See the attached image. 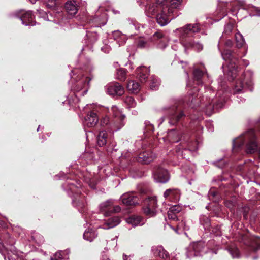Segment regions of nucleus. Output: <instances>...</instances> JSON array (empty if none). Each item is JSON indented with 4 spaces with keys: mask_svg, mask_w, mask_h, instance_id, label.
Here are the masks:
<instances>
[{
    "mask_svg": "<svg viewBox=\"0 0 260 260\" xmlns=\"http://www.w3.org/2000/svg\"><path fill=\"white\" fill-rule=\"evenodd\" d=\"M150 40L161 49H164L168 45V38L161 31L155 32L150 38Z\"/></svg>",
    "mask_w": 260,
    "mask_h": 260,
    "instance_id": "obj_16",
    "label": "nucleus"
},
{
    "mask_svg": "<svg viewBox=\"0 0 260 260\" xmlns=\"http://www.w3.org/2000/svg\"><path fill=\"white\" fill-rule=\"evenodd\" d=\"M210 233H213L216 236H220L221 235V232L220 231V228L219 226L217 225L215 226L211 227V232Z\"/></svg>",
    "mask_w": 260,
    "mask_h": 260,
    "instance_id": "obj_48",
    "label": "nucleus"
},
{
    "mask_svg": "<svg viewBox=\"0 0 260 260\" xmlns=\"http://www.w3.org/2000/svg\"><path fill=\"white\" fill-rule=\"evenodd\" d=\"M235 39L237 47L240 48L242 46L244 43V40L242 35L240 33H236L235 35Z\"/></svg>",
    "mask_w": 260,
    "mask_h": 260,
    "instance_id": "obj_41",
    "label": "nucleus"
},
{
    "mask_svg": "<svg viewBox=\"0 0 260 260\" xmlns=\"http://www.w3.org/2000/svg\"><path fill=\"white\" fill-rule=\"evenodd\" d=\"M86 39L89 44H93L96 42L98 38V35L93 30H86Z\"/></svg>",
    "mask_w": 260,
    "mask_h": 260,
    "instance_id": "obj_35",
    "label": "nucleus"
},
{
    "mask_svg": "<svg viewBox=\"0 0 260 260\" xmlns=\"http://www.w3.org/2000/svg\"><path fill=\"white\" fill-rule=\"evenodd\" d=\"M98 236L95 229L89 228L85 230L83 234V238L88 241H92Z\"/></svg>",
    "mask_w": 260,
    "mask_h": 260,
    "instance_id": "obj_29",
    "label": "nucleus"
},
{
    "mask_svg": "<svg viewBox=\"0 0 260 260\" xmlns=\"http://www.w3.org/2000/svg\"><path fill=\"white\" fill-rule=\"evenodd\" d=\"M123 260H131L130 257L125 254H123Z\"/></svg>",
    "mask_w": 260,
    "mask_h": 260,
    "instance_id": "obj_63",
    "label": "nucleus"
},
{
    "mask_svg": "<svg viewBox=\"0 0 260 260\" xmlns=\"http://www.w3.org/2000/svg\"><path fill=\"white\" fill-rule=\"evenodd\" d=\"M124 102L127 108H134L136 105V102L134 98L131 96H127L124 99Z\"/></svg>",
    "mask_w": 260,
    "mask_h": 260,
    "instance_id": "obj_39",
    "label": "nucleus"
},
{
    "mask_svg": "<svg viewBox=\"0 0 260 260\" xmlns=\"http://www.w3.org/2000/svg\"><path fill=\"white\" fill-rule=\"evenodd\" d=\"M128 224H131L133 226H141L145 223L144 218L138 215H132L126 219Z\"/></svg>",
    "mask_w": 260,
    "mask_h": 260,
    "instance_id": "obj_24",
    "label": "nucleus"
},
{
    "mask_svg": "<svg viewBox=\"0 0 260 260\" xmlns=\"http://www.w3.org/2000/svg\"><path fill=\"white\" fill-rule=\"evenodd\" d=\"M138 47L146 48L149 46V42L144 38H139L136 42Z\"/></svg>",
    "mask_w": 260,
    "mask_h": 260,
    "instance_id": "obj_42",
    "label": "nucleus"
},
{
    "mask_svg": "<svg viewBox=\"0 0 260 260\" xmlns=\"http://www.w3.org/2000/svg\"><path fill=\"white\" fill-rule=\"evenodd\" d=\"M99 121L97 114L94 111L90 112L85 117L83 124L88 127L95 126Z\"/></svg>",
    "mask_w": 260,
    "mask_h": 260,
    "instance_id": "obj_20",
    "label": "nucleus"
},
{
    "mask_svg": "<svg viewBox=\"0 0 260 260\" xmlns=\"http://www.w3.org/2000/svg\"><path fill=\"white\" fill-rule=\"evenodd\" d=\"M16 17L19 18L22 23L25 26H34L35 22L34 21V16L31 11H23L22 10L15 14Z\"/></svg>",
    "mask_w": 260,
    "mask_h": 260,
    "instance_id": "obj_15",
    "label": "nucleus"
},
{
    "mask_svg": "<svg viewBox=\"0 0 260 260\" xmlns=\"http://www.w3.org/2000/svg\"><path fill=\"white\" fill-rule=\"evenodd\" d=\"M233 28V23L229 22L227 23L224 26V31L222 36L220 37V40L219 41L218 47V49L221 51V48L220 46V44L222 43L223 41V38L225 36L229 35L232 31Z\"/></svg>",
    "mask_w": 260,
    "mask_h": 260,
    "instance_id": "obj_31",
    "label": "nucleus"
},
{
    "mask_svg": "<svg viewBox=\"0 0 260 260\" xmlns=\"http://www.w3.org/2000/svg\"><path fill=\"white\" fill-rule=\"evenodd\" d=\"M64 254H68L69 251L66 250L64 251H61L57 252L54 254L53 257L51 258L50 260H60L61 259L65 257L63 256Z\"/></svg>",
    "mask_w": 260,
    "mask_h": 260,
    "instance_id": "obj_46",
    "label": "nucleus"
},
{
    "mask_svg": "<svg viewBox=\"0 0 260 260\" xmlns=\"http://www.w3.org/2000/svg\"><path fill=\"white\" fill-rule=\"evenodd\" d=\"M106 93L112 96H121L124 92V88L117 82L111 83L105 86Z\"/></svg>",
    "mask_w": 260,
    "mask_h": 260,
    "instance_id": "obj_17",
    "label": "nucleus"
},
{
    "mask_svg": "<svg viewBox=\"0 0 260 260\" xmlns=\"http://www.w3.org/2000/svg\"><path fill=\"white\" fill-rule=\"evenodd\" d=\"M92 70L89 61L85 64L82 70H74L72 71L71 76L73 82L71 87L72 94L68 97V103L70 105H76L79 101V98L84 96L88 91L89 84L92 79L91 75Z\"/></svg>",
    "mask_w": 260,
    "mask_h": 260,
    "instance_id": "obj_1",
    "label": "nucleus"
},
{
    "mask_svg": "<svg viewBox=\"0 0 260 260\" xmlns=\"http://www.w3.org/2000/svg\"><path fill=\"white\" fill-rule=\"evenodd\" d=\"M212 164L219 168H223L226 165V162L222 158L212 162Z\"/></svg>",
    "mask_w": 260,
    "mask_h": 260,
    "instance_id": "obj_49",
    "label": "nucleus"
},
{
    "mask_svg": "<svg viewBox=\"0 0 260 260\" xmlns=\"http://www.w3.org/2000/svg\"><path fill=\"white\" fill-rule=\"evenodd\" d=\"M248 211V209L247 208H246V207L242 208L241 209H239L237 211V214H238L239 213H239L242 212L244 218L245 219H246Z\"/></svg>",
    "mask_w": 260,
    "mask_h": 260,
    "instance_id": "obj_57",
    "label": "nucleus"
},
{
    "mask_svg": "<svg viewBox=\"0 0 260 260\" xmlns=\"http://www.w3.org/2000/svg\"><path fill=\"white\" fill-rule=\"evenodd\" d=\"M140 197V193L132 191L123 194L121 196L120 200L124 205L133 206L139 203Z\"/></svg>",
    "mask_w": 260,
    "mask_h": 260,
    "instance_id": "obj_14",
    "label": "nucleus"
},
{
    "mask_svg": "<svg viewBox=\"0 0 260 260\" xmlns=\"http://www.w3.org/2000/svg\"><path fill=\"white\" fill-rule=\"evenodd\" d=\"M182 210V207L179 205H175L171 207L169 209V212L174 213L178 215Z\"/></svg>",
    "mask_w": 260,
    "mask_h": 260,
    "instance_id": "obj_47",
    "label": "nucleus"
},
{
    "mask_svg": "<svg viewBox=\"0 0 260 260\" xmlns=\"http://www.w3.org/2000/svg\"><path fill=\"white\" fill-rule=\"evenodd\" d=\"M56 3L55 0H49L48 2L46 3V7L50 9H53Z\"/></svg>",
    "mask_w": 260,
    "mask_h": 260,
    "instance_id": "obj_55",
    "label": "nucleus"
},
{
    "mask_svg": "<svg viewBox=\"0 0 260 260\" xmlns=\"http://www.w3.org/2000/svg\"><path fill=\"white\" fill-rule=\"evenodd\" d=\"M112 36L114 40H117V43L120 46L124 44L126 40V37L123 35L120 31H114L112 34Z\"/></svg>",
    "mask_w": 260,
    "mask_h": 260,
    "instance_id": "obj_32",
    "label": "nucleus"
},
{
    "mask_svg": "<svg viewBox=\"0 0 260 260\" xmlns=\"http://www.w3.org/2000/svg\"><path fill=\"white\" fill-rule=\"evenodd\" d=\"M107 133L104 131H100L97 137V144L99 147L105 146L108 142Z\"/></svg>",
    "mask_w": 260,
    "mask_h": 260,
    "instance_id": "obj_30",
    "label": "nucleus"
},
{
    "mask_svg": "<svg viewBox=\"0 0 260 260\" xmlns=\"http://www.w3.org/2000/svg\"><path fill=\"white\" fill-rule=\"evenodd\" d=\"M205 252V243L202 241L191 244L187 249L186 256L188 258L202 255Z\"/></svg>",
    "mask_w": 260,
    "mask_h": 260,
    "instance_id": "obj_13",
    "label": "nucleus"
},
{
    "mask_svg": "<svg viewBox=\"0 0 260 260\" xmlns=\"http://www.w3.org/2000/svg\"><path fill=\"white\" fill-rule=\"evenodd\" d=\"M180 191L177 189H168L164 193V197L167 200L177 202L180 199Z\"/></svg>",
    "mask_w": 260,
    "mask_h": 260,
    "instance_id": "obj_23",
    "label": "nucleus"
},
{
    "mask_svg": "<svg viewBox=\"0 0 260 260\" xmlns=\"http://www.w3.org/2000/svg\"><path fill=\"white\" fill-rule=\"evenodd\" d=\"M168 139L171 143H176L181 141V143L175 149L176 155L178 157L188 159L187 156L195 152L198 149V143L193 141L186 135H180L178 131L172 129L168 131L167 134Z\"/></svg>",
    "mask_w": 260,
    "mask_h": 260,
    "instance_id": "obj_5",
    "label": "nucleus"
},
{
    "mask_svg": "<svg viewBox=\"0 0 260 260\" xmlns=\"http://www.w3.org/2000/svg\"><path fill=\"white\" fill-rule=\"evenodd\" d=\"M128 27L131 29H135L136 30L139 31L141 32H143V30L145 28L144 25H142L136 22L135 20L133 19H128Z\"/></svg>",
    "mask_w": 260,
    "mask_h": 260,
    "instance_id": "obj_34",
    "label": "nucleus"
},
{
    "mask_svg": "<svg viewBox=\"0 0 260 260\" xmlns=\"http://www.w3.org/2000/svg\"><path fill=\"white\" fill-rule=\"evenodd\" d=\"M157 200L155 197L146 198L143 202V211L144 214L152 217L156 214Z\"/></svg>",
    "mask_w": 260,
    "mask_h": 260,
    "instance_id": "obj_12",
    "label": "nucleus"
},
{
    "mask_svg": "<svg viewBox=\"0 0 260 260\" xmlns=\"http://www.w3.org/2000/svg\"><path fill=\"white\" fill-rule=\"evenodd\" d=\"M225 45L227 47H231L233 46V42L230 39H228L225 42Z\"/></svg>",
    "mask_w": 260,
    "mask_h": 260,
    "instance_id": "obj_60",
    "label": "nucleus"
},
{
    "mask_svg": "<svg viewBox=\"0 0 260 260\" xmlns=\"http://www.w3.org/2000/svg\"><path fill=\"white\" fill-rule=\"evenodd\" d=\"M205 92L202 99L201 96L199 93V89L193 87L188 92V100L186 103L192 108L201 106L204 109L205 112L208 115H210L215 110H218L219 109L224 107L225 101L221 100L213 104V98L215 96V93L211 87H205Z\"/></svg>",
    "mask_w": 260,
    "mask_h": 260,
    "instance_id": "obj_3",
    "label": "nucleus"
},
{
    "mask_svg": "<svg viewBox=\"0 0 260 260\" xmlns=\"http://www.w3.org/2000/svg\"><path fill=\"white\" fill-rule=\"evenodd\" d=\"M112 205V200H108L100 205V210L105 216H109L110 215Z\"/></svg>",
    "mask_w": 260,
    "mask_h": 260,
    "instance_id": "obj_27",
    "label": "nucleus"
},
{
    "mask_svg": "<svg viewBox=\"0 0 260 260\" xmlns=\"http://www.w3.org/2000/svg\"><path fill=\"white\" fill-rule=\"evenodd\" d=\"M191 118V126H193V125L196 127L197 131L198 132V134L201 133L203 130V126L201 125L200 124V121L202 120V118L198 117L197 119H195L192 117Z\"/></svg>",
    "mask_w": 260,
    "mask_h": 260,
    "instance_id": "obj_38",
    "label": "nucleus"
},
{
    "mask_svg": "<svg viewBox=\"0 0 260 260\" xmlns=\"http://www.w3.org/2000/svg\"><path fill=\"white\" fill-rule=\"evenodd\" d=\"M253 73L247 70L243 73L241 78L236 81L233 88L234 94H240L247 89L252 91L253 89Z\"/></svg>",
    "mask_w": 260,
    "mask_h": 260,
    "instance_id": "obj_10",
    "label": "nucleus"
},
{
    "mask_svg": "<svg viewBox=\"0 0 260 260\" xmlns=\"http://www.w3.org/2000/svg\"><path fill=\"white\" fill-rule=\"evenodd\" d=\"M109 112L112 114L113 119L110 121L109 117H103L101 120V125L107 126V128L112 132L120 129L125 124V115L121 114L116 106H112Z\"/></svg>",
    "mask_w": 260,
    "mask_h": 260,
    "instance_id": "obj_7",
    "label": "nucleus"
},
{
    "mask_svg": "<svg viewBox=\"0 0 260 260\" xmlns=\"http://www.w3.org/2000/svg\"><path fill=\"white\" fill-rule=\"evenodd\" d=\"M121 210V208L118 205L114 206L113 201L112 200V209L110 212V214L112 213L119 212Z\"/></svg>",
    "mask_w": 260,
    "mask_h": 260,
    "instance_id": "obj_58",
    "label": "nucleus"
},
{
    "mask_svg": "<svg viewBox=\"0 0 260 260\" xmlns=\"http://www.w3.org/2000/svg\"><path fill=\"white\" fill-rule=\"evenodd\" d=\"M154 158V156L151 152H145L140 154L136 159L140 163L147 164L153 161Z\"/></svg>",
    "mask_w": 260,
    "mask_h": 260,
    "instance_id": "obj_25",
    "label": "nucleus"
},
{
    "mask_svg": "<svg viewBox=\"0 0 260 260\" xmlns=\"http://www.w3.org/2000/svg\"><path fill=\"white\" fill-rule=\"evenodd\" d=\"M193 75L194 80L197 82V85L202 84V79L206 76L208 77L206 70L203 65H202L200 68H196L193 70Z\"/></svg>",
    "mask_w": 260,
    "mask_h": 260,
    "instance_id": "obj_19",
    "label": "nucleus"
},
{
    "mask_svg": "<svg viewBox=\"0 0 260 260\" xmlns=\"http://www.w3.org/2000/svg\"><path fill=\"white\" fill-rule=\"evenodd\" d=\"M225 205L232 211L236 206V203L235 200H226L224 202Z\"/></svg>",
    "mask_w": 260,
    "mask_h": 260,
    "instance_id": "obj_51",
    "label": "nucleus"
},
{
    "mask_svg": "<svg viewBox=\"0 0 260 260\" xmlns=\"http://www.w3.org/2000/svg\"><path fill=\"white\" fill-rule=\"evenodd\" d=\"M64 8L68 13L71 15H75L78 11V5L75 0H69L65 5Z\"/></svg>",
    "mask_w": 260,
    "mask_h": 260,
    "instance_id": "obj_22",
    "label": "nucleus"
},
{
    "mask_svg": "<svg viewBox=\"0 0 260 260\" xmlns=\"http://www.w3.org/2000/svg\"><path fill=\"white\" fill-rule=\"evenodd\" d=\"M239 240L249 247L253 252H256L260 249V238L258 237L250 236L248 234H240Z\"/></svg>",
    "mask_w": 260,
    "mask_h": 260,
    "instance_id": "obj_11",
    "label": "nucleus"
},
{
    "mask_svg": "<svg viewBox=\"0 0 260 260\" xmlns=\"http://www.w3.org/2000/svg\"><path fill=\"white\" fill-rule=\"evenodd\" d=\"M85 155H89V159L90 160H93L94 159V154L93 153H91L88 154V153H86Z\"/></svg>",
    "mask_w": 260,
    "mask_h": 260,
    "instance_id": "obj_61",
    "label": "nucleus"
},
{
    "mask_svg": "<svg viewBox=\"0 0 260 260\" xmlns=\"http://www.w3.org/2000/svg\"><path fill=\"white\" fill-rule=\"evenodd\" d=\"M126 87L129 91L134 93H137L140 90V85L139 83L134 80L129 81Z\"/></svg>",
    "mask_w": 260,
    "mask_h": 260,
    "instance_id": "obj_33",
    "label": "nucleus"
},
{
    "mask_svg": "<svg viewBox=\"0 0 260 260\" xmlns=\"http://www.w3.org/2000/svg\"><path fill=\"white\" fill-rule=\"evenodd\" d=\"M117 236H116L114 238L111 240V242H112L115 246L117 245Z\"/></svg>",
    "mask_w": 260,
    "mask_h": 260,
    "instance_id": "obj_62",
    "label": "nucleus"
},
{
    "mask_svg": "<svg viewBox=\"0 0 260 260\" xmlns=\"http://www.w3.org/2000/svg\"><path fill=\"white\" fill-rule=\"evenodd\" d=\"M178 229H183L184 230H188L189 228L188 226L186 225V222L184 220H182L181 222H180L177 225Z\"/></svg>",
    "mask_w": 260,
    "mask_h": 260,
    "instance_id": "obj_56",
    "label": "nucleus"
},
{
    "mask_svg": "<svg viewBox=\"0 0 260 260\" xmlns=\"http://www.w3.org/2000/svg\"><path fill=\"white\" fill-rule=\"evenodd\" d=\"M200 222L203 225L205 230L207 232H211V221L208 217L202 216L200 217Z\"/></svg>",
    "mask_w": 260,
    "mask_h": 260,
    "instance_id": "obj_36",
    "label": "nucleus"
},
{
    "mask_svg": "<svg viewBox=\"0 0 260 260\" xmlns=\"http://www.w3.org/2000/svg\"><path fill=\"white\" fill-rule=\"evenodd\" d=\"M228 251L233 258H237L239 256V251L238 248L235 246H231L228 248Z\"/></svg>",
    "mask_w": 260,
    "mask_h": 260,
    "instance_id": "obj_45",
    "label": "nucleus"
},
{
    "mask_svg": "<svg viewBox=\"0 0 260 260\" xmlns=\"http://www.w3.org/2000/svg\"><path fill=\"white\" fill-rule=\"evenodd\" d=\"M144 124V133L146 134V136H147L148 134L153 131L154 126L148 121H145Z\"/></svg>",
    "mask_w": 260,
    "mask_h": 260,
    "instance_id": "obj_44",
    "label": "nucleus"
},
{
    "mask_svg": "<svg viewBox=\"0 0 260 260\" xmlns=\"http://www.w3.org/2000/svg\"><path fill=\"white\" fill-rule=\"evenodd\" d=\"M159 85V79L156 77L152 76L151 79L150 88L153 90H156L158 89Z\"/></svg>",
    "mask_w": 260,
    "mask_h": 260,
    "instance_id": "obj_40",
    "label": "nucleus"
},
{
    "mask_svg": "<svg viewBox=\"0 0 260 260\" xmlns=\"http://www.w3.org/2000/svg\"><path fill=\"white\" fill-rule=\"evenodd\" d=\"M201 30L199 23H188L184 26L176 28L173 33L179 38V41L174 40L171 43V48L175 51H177L182 45L184 51L187 53L190 49H193L199 52L203 50V45L199 41H194L193 38L196 33Z\"/></svg>",
    "mask_w": 260,
    "mask_h": 260,
    "instance_id": "obj_2",
    "label": "nucleus"
},
{
    "mask_svg": "<svg viewBox=\"0 0 260 260\" xmlns=\"http://www.w3.org/2000/svg\"><path fill=\"white\" fill-rule=\"evenodd\" d=\"M126 69L120 68L117 70V78L118 80L124 81L126 79Z\"/></svg>",
    "mask_w": 260,
    "mask_h": 260,
    "instance_id": "obj_43",
    "label": "nucleus"
},
{
    "mask_svg": "<svg viewBox=\"0 0 260 260\" xmlns=\"http://www.w3.org/2000/svg\"><path fill=\"white\" fill-rule=\"evenodd\" d=\"M163 109L166 111V117L170 125L179 128L185 126L188 121V113L182 106L175 104Z\"/></svg>",
    "mask_w": 260,
    "mask_h": 260,
    "instance_id": "obj_6",
    "label": "nucleus"
},
{
    "mask_svg": "<svg viewBox=\"0 0 260 260\" xmlns=\"http://www.w3.org/2000/svg\"><path fill=\"white\" fill-rule=\"evenodd\" d=\"M77 183L78 186L73 183H68L69 188L67 189V192L72 198L73 205L79 212L82 213L85 211L86 202L85 196L81 194V189L79 188L81 185L77 182Z\"/></svg>",
    "mask_w": 260,
    "mask_h": 260,
    "instance_id": "obj_8",
    "label": "nucleus"
},
{
    "mask_svg": "<svg viewBox=\"0 0 260 260\" xmlns=\"http://www.w3.org/2000/svg\"><path fill=\"white\" fill-rule=\"evenodd\" d=\"M106 23V20H102L98 16L94 17L90 21L91 26L93 27H101L105 25Z\"/></svg>",
    "mask_w": 260,
    "mask_h": 260,
    "instance_id": "obj_37",
    "label": "nucleus"
},
{
    "mask_svg": "<svg viewBox=\"0 0 260 260\" xmlns=\"http://www.w3.org/2000/svg\"><path fill=\"white\" fill-rule=\"evenodd\" d=\"M239 3L240 4L241 7H242L243 8H245V2L244 1H240L239 2Z\"/></svg>",
    "mask_w": 260,
    "mask_h": 260,
    "instance_id": "obj_64",
    "label": "nucleus"
},
{
    "mask_svg": "<svg viewBox=\"0 0 260 260\" xmlns=\"http://www.w3.org/2000/svg\"><path fill=\"white\" fill-rule=\"evenodd\" d=\"M181 3V0H170L168 5L167 0H156L155 3L146 5L145 13L149 17L155 16L157 23L164 26L176 17L174 15L175 9L177 8Z\"/></svg>",
    "mask_w": 260,
    "mask_h": 260,
    "instance_id": "obj_4",
    "label": "nucleus"
},
{
    "mask_svg": "<svg viewBox=\"0 0 260 260\" xmlns=\"http://www.w3.org/2000/svg\"><path fill=\"white\" fill-rule=\"evenodd\" d=\"M222 58L228 62L226 68L224 69V76L230 81H232L236 77L238 72V60L231 51L226 49L221 52Z\"/></svg>",
    "mask_w": 260,
    "mask_h": 260,
    "instance_id": "obj_9",
    "label": "nucleus"
},
{
    "mask_svg": "<svg viewBox=\"0 0 260 260\" xmlns=\"http://www.w3.org/2000/svg\"><path fill=\"white\" fill-rule=\"evenodd\" d=\"M168 217L169 219H171L173 221H177L178 220V216L177 214L174 213H171L168 211Z\"/></svg>",
    "mask_w": 260,
    "mask_h": 260,
    "instance_id": "obj_54",
    "label": "nucleus"
},
{
    "mask_svg": "<svg viewBox=\"0 0 260 260\" xmlns=\"http://www.w3.org/2000/svg\"><path fill=\"white\" fill-rule=\"evenodd\" d=\"M38 12L39 14V16L43 18L44 20L51 21V20L49 19L48 14L46 12L42 10H38Z\"/></svg>",
    "mask_w": 260,
    "mask_h": 260,
    "instance_id": "obj_53",
    "label": "nucleus"
},
{
    "mask_svg": "<svg viewBox=\"0 0 260 260\" xmlns=\"http://www.w3.org/2000/svg\"><path fill=\"white\" fill-rule=\"evenodd\" d=\"M148 69L144 66L139 67L137 69V78L142 83L146 81L148 77Z\"/></svg>",
    "mask_w": 260,
    "mask_h": 260,
    "instance_id": "obj_26",
    "label": "nucleus"
},
{
    "mask_svg": "<svg viewBox=\"0 0 260 260\" xmlns=\"http://www.w3.org/2000/svg\"><path fill=\"white\" fill-rule=\"evenodd\" d=\"M153 178L155 182L166 183L170 180V174L166 169L158 167L153 172Z\"/></svg>",
    "mask_w": 260,
    "mask_h": 260,
    "instance_id": "obj_18",
    "label": "nucleus"
},
{
    "mask_svg": "<svg viewBox=\"0 0 260 260\" xmlns=\"http://www.w3.org/2000/svg\"><path fill=\"white\" fill-rule=\"evenodd\" d=\"M120 222V219L118 216H114L109 218L107 220L105 221L104 223L98 228H101L105 230H108L114 228L118 225Z\"/></svg>",
    "mask_w": 260,
    "mask_h": 260,
    "instance_id": "obj_21",
    "label": "nucleus"
},
{
    "mask_svg": "<svg viewBox=\"0 0 260 260\" xmlns=\"http://www.w3.org/2000/svg\"><path fill=\"white\" fill-rule=\"evenodd\" d=\"M101 49L103 52L108 53L111 50V47L107 44H104V46L101 47Z\"/></svg>",
    "mask_w": 260,
    "mask_h": 260,
    "instance_id": "obj_59",
    "label": "nucleus"
},
{
    "mask_svg": "<svg viewBox=\"0 0 260 260\" xmlns=\"http://www.w3.org/2000/svg\"><path fill=\"white\" fill-rule=\"evenodd\" d=\"M151 251L155 256L165 258L168 256V253L161 246H154L151 248Z\"/></svg>",
    "mask_w": 260,
    "mask_h": 260,
    "instance_id": "obj_28",
    "label": "nucleus"
},
{
    "mask_svg": "<svg viewBox=\"0 0 260 260\" xmlns=\"http://www.w3.org/2000/svg\"><path fill=\"white\" fill-rule=\"evenodd\" d=\"M217 196H218L217 193L213 189H210L208 193V197L210 200L213 201H217Z\"/></svg>",
    "mask_w": 260,
    "mask_h": 260,
    "instance_id": "obj_50",
    "label": "nucleus"
},
{
    "mask_svg": "<svg viewBox=\"0 0 260 260\" xmlns=\"http://www.w3.org/2000/svg\"><path fill=\"white\" fill-rule=\"evenodd\" d=\"M107 152H113V151H116L117 148H116V145L114 142H112L107 147L106 149Z\"/></svg>",
    "mask_w": 260,
    "mask_h": 260,
    "instance_id": "obj_52",
    "label": "nucleus"
}]
</instances>
